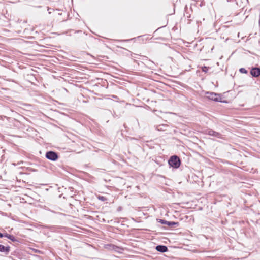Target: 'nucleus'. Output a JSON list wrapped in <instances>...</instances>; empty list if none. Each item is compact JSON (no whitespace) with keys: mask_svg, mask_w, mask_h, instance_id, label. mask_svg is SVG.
Wrapping results in <instances>:
<instances>
[{"mask_svg":"<svg viewBox=\"0 0 260 260\" xmlns=\"http://www.w3.org/2000/svg\"><path fill=\"white\" fill-rule=\"evenodd\" d=\"M168 164L171 167L175 169H177L180 166L181 160L178 156L173 155L170 157L168 160Z\"/></svg>","mask_w":260,"mask_h":260,"instance_id":"f257e3e1","label":"nucleus"},{"mask_svg":"<svg viewBox=\"0 0 260 260\" xmlns=\"http://www.w3.org/2000/svg\"><path fill=\"white\" fill-rule=\"evenodd\" d=\"M206 94L207 97L210 100H211L215 102H222L221 97L219 94L216 93L214 92H207Z\"/></svg>","mask_w":260,"mask_h":260,"instance_id":"f03ea898","label":"nucleus"},{"mask_svg":"<svg viewBox=\"0 0 260 260\" xmlns=\"http://www.w3.org/2000/svg\"><path fill=\"white\" fill-rule=\"evenodd\" d=\"M46 157L51 161H55L58 159V156L56 152L52 151H49L46 153Z\"/></svg>","mask_w":260,"mask_h":260,"instance_id":"7ed1b4c3","label":"nucleus"},{"mask_svg":"<svg viewBox=\"0 0 260 260\" xmlns=\"http://www.w3.org/2000/svg\"><path fill=\"white\" fill-rule=\"evenodd\" d=\"M205 134L211 136L215 137L217 138H222V135L220 133L211 129H206L205 131Z\"/></svg>","mask_w":260,"mask_h":260,"instance_id":"20e7f679","label":"nucleus"},{"mask_svg":"<svg viewBox=\"0 0 260 260\" xmlns=\"http://www.w3.org/2000/svg\"><path fill=\"white\" fill-rule=\"evenodd\" d=\"M250 74L254 77H258L260 76V68H252L250 71Z\"/></svg>","mask_w":260,"mask_h":260,"instance_id":"39448f33","label":"nucleus"},{"mask_svg":"<svg viewBox=\"0 0 260 260\" xmlns=\"http://www.w3.org/2000/svg\"><path fill=\"white\" fill-rule=\"evenodd\" d=\"M10 251V246H5L0 244V252H4L6 254H8Z\"/></svg>","mask_w":260,"mask_h":260,"instance_id":"423d86ee","label":"nucleus"},{"mask_svg":"<svg viewBox=\"0 0 260 260\" xmlns=\"http://www.w3.org/2000/svg\"><path fill=\"white\" fill-rule=\"evenodd\" d=\"M156 250L157 251L161 252H165L168 251V248L165 245H157L156 248Z\"/></svg>","mask_w":260,"mask_h":260,"instance_id":"0eeeda50","label":"nucleus"},{"mask_svg":"<svg viewBox=\"0 0 260 260\" xmlns=\"http://www.w3.org/2000/svg\"><path fill=\"white\" fill-rule=\"evenodd\" d=\"M3 236L4 237H6L8 239L11 240L12 241L14 242L17 241L15 237L13 235L9 234L8 233H5L3 235Z\"/></svg>","mask_w":260,"mask_h":260,"instance_id":"6e6552de","label":"nucleus"},{"mask_svg":"<svg viewBox=\"0 0 260 260\" xmlns=\"http://www.w3.org/2000/svg\"><path fill=\"white\" fill-rule=\"evenodd\" d=\"M109 246L112 249L118 252H120L122 250V249L120 248L119 247H118L113 244H110Z\"/></svg>","mask_w":260,"mask_h":260,"instance_id":"1a4fd4ad","label":"nucleus"},{"mask_svg":"<svg viewBox=\"0 0 260 260\" xmlns=\"http://www.w3.org/2000/svg\"><path fill=\"white\" fill-rule=\"evenodd\" d=\"M167 225H168L170 227L173 228V227H177L179 225L178 222H175L174 221H168L167 223Z\"/></svg>","mask_w":260,"mask_h":260,"instance_id":"9d476101","label":"nucleus"},{"mask_svg":"<svg viewBox=\"0 0 260 260\" xmlns=\"http://www.w3.org/2000/svg\"><path fill=\"white\" fill-rule=\"evenodd\" d=\"M98 198L99 200H101L102 201H105L107 200V198L105 197L102 196H99L98 197Z\"/></svg>","mask_w":260,"mask_h":260,"instance_id":"9b49d317","label":"nucleus"},{"mask_svg":"<svg viewBox=\"0 0 260 260\" xmlns=\"http://www.w3.org/2000/svg\"><path fill=\"white\" fill-rule=\"evenodd\" d=\"M158 222L162 224L167 225L168 221L164 219H159Z\"/></svg>","mask_w":260,"mask_h":260,"instance_id":"f8f14e48","label":"nucleus"},{"mask_svg":"<svg viewBox=\"0 0 260 260\" xmlns=\"http://www.w3.org/2000/svg\"><path fill=\"white\" fill-rule=\"evenodd\" d=\"M209 69V67L204 66V67H202V71L205 73H207Z\"/></svg>","mask_w":260,"mask_h":260,"instance_id":"ddd939ff","label":"nucleus"},{"mask_svg":"<svg viewBox=\"0 0 260 260\" xmlns=\"http://www.w3.org/2000/svg\"><path fill=\"white\" fill-rule=\"evenodd\" d=\"M239 71L241 73H244V74L247 73V71L245 68H240L239 70Z\"/></svg>","mask_w":260,"mask_h":260,"instance_id":"4468645a","label":"nucleus"},{"mask_svg":"<svg viewBox=\"0 0 260 260\" xmlns=\"http://www.w3.org/2000/svg\"><path fill=\"white\" fill-rule=\"evenodd\" d=\"M53 10V9H52L51 8H48V11L49 12V13H51V11Z\"/></svg>","mask_w":260,"mask_h":260,"instance_id":"2eb2a0df","label":"nucleus"},{"mask_svg":"<svg viewBox=\"0 0 260 260\" xmlns=\"http://www.w3.org/2000/svg\"><path fill=\"white\" fill-rule=\"evenodd\" d=\"M3 235H4L3 234H2V233H0V238H3V237H4Z\"/></svg>","mask_w":260,"mask_h":260,"instance_id":"dca6fc26","label":"nucleus"},{"mask_svg":"<svg viewBox=\"0 0 260 260\" xmlns=\"http://www.w3.org/2000/svg\"><path fill=\"white\" fill-rule=\"evenodd\" d=\"M121 208L120 207H119L118 208V210H118V211H120V210H121Z\"/></svg>","mask_w":260,"mask_h":260,"instance_id":"f3484780","label":"nucleus"}]
</instances>
